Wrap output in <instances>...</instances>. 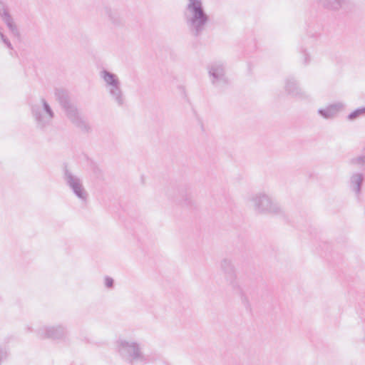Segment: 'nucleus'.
Returning a JSON list of instances; mask_svg holds the SVG:
<instances>
[{"label": "nucleus", "instance_id": "obj_1", "mask_svg": "<svg viewBox=\"0 0 365 365\" xmlns=\"http://www.w3.org/2000/svg\"><path fill=\"white\" fill-rule=\"evenodd\" d=\"M182 16L190 34L194 37L201 36L210 21L202 0H187Z\"/></svg>", "mask_w": 365, "mask_h": 365}, {"label": "nucleus", "instance_id": "obj_2", "mask_svg": "<svg viewBox=\"0 0 365 365\" xmlns=\"http://www.w3.org/2000/svg\"><path fill=\"white\" fill-rule=\"evenodd\" d=\"M55 96L68 119L81 131L89 132L91 130L89 124L81 116L77 107L70 101L67 93L63 90L57 89L55 91Z\"/></svg>", "mask_w": 365, "mask_h": 365}, {"label": "nucleus", "instance_id": "obj_3", "mask_svg": "<svg viewBox=\"0 0 365 365\" xmlns=\"http://www.w3.org/2000/svg\"><path fill=\"white\" fill-rule=\"evenodd\" d=\"M247 202L257 214L280 215L282 213L280 205L264 192H258L251 195Z\"/></svg>", "mask_w": 365, "mask_h": 365}, {"label": "nucleus", "instance_id": "obj_4", "mask_svg": "<svg viewBox=\"0 0 365 365\" xmlns=\"http://www.w3.org/2000/svg\"><path fill=\"white\" fill-rule=\"evenodd\" d=\"M30 108L31 115L38 128L45 129L51 125L55 113L44 98H39L32 102Z\"/></svg>", "mask_w": 365, "mask_h": 365}, {"label": "nucleus", "instance_id": "obj_5", "mask_svg": "<svg viewBox=\"0 0 365 365\" xmlns=\"http://www.w3.org/2000/svg\"><path fill=\"white\" fill-rule=\"evenodd\" d=\"M118 346L120 354L128 357L131 363L145 364L148 361L147 357L140 351L139 344L134 341L119 339Z\"/></svg>", "mask_w": 365, "mask_h": 365}, {"label": "nucleus", "instance_id": "obj_6", "mask_svg": "<svg viewBox=\"0 0 365 365\" xmlns=\"http://www.w3.org/2000/svg\"><path fill=\"white\" fill-rule=\"evenodd\" d=\"M64 180L73 193L81 201L86 202L87 200L88 192L83 185L82 180L77 175H73L68 169H66L64 171Z\"/></svg>", "mask_w": 365, "mask_h": 365}, {"label": "nucleus", "instance_id": "obj_7", "mask_svg": "<svg viewBox=\"0 0 365 365\" xmlns=\"http://www.w3.org/2000/svg\"><path fill=\"white\" fill-rule=\"evenodd\" d=\"M37 334L43 339H51L53 340H66L68 331L66 328L62 325L43 326L37 330Z\"/></svg>", "mask_w": 365, "mask_h": 365}, {"label": "nucleus", "instance_id": "obj_8", "mask_svg": "<svg viewBox=\"0 0 365 365\" xmlns=\"http://www.w3.org/2000/svg\"><path fill=\"white\" fill-rule=\"evenodd\" d=\"M208 72L212 84L221 86L227 83L225 66L221 62H215L208 67Z\"/></svg>", "mask_w": 365, "mask_h": 365}, {"label": "nucleus", "instance_id": "obj_9", "mask_svg": "<svg viewBox=\"0 0 365 365\" xmlns=\"http://www.w3.org/2000/svg\"><path fill=\"white\" fill-rule=\"evenodd\" d=\"M220 269L225 274L226 281L229 284L233 287H236L237 283V274L235 272V268L232 261L227 258H225L220 262Z\"/></svg>", "mask_w": 365, "mask_h": 365}, {"label": "nucleus", "instance_id": "obj_10", "mask_svg": "<svg viewBox=\"0 0 365 365\" xmlns=\"http://www.w3.org/2000/svg\"><path fill=\"white\" fill-rule=\"evenodd\" d=\"M316 1L322 8L331 11L346 10L351 6L350 0H316Z\"/></svg>", "mask_w": 365, "mask_h": 365}, {"label": "nucleus", "instance_id": "obj_11", "mask_svg": "<svg viewBox=\"0 0 365 365\" xmlns=\"http://www.w3.org/2000/svg\"><path fill=\"white\" fill-rule=\"evenodd\" d=\"M108 96L118 106H123L125 103L126 98L122 88L121 82L105 88Z\"/></svg>", "mask_w": 365, "mask_h": 365}, {"label": "nucleus", "instance_id": "obj_12", "mask_svg": "<svg viewBox=\"0 0 365 365\" xmlns=\"http://www.w3.org/2000/svg\"><path fill=\"white\" fill-rule=\"evenodd\" d=\"M108 96L118 106H123L125 103L126 98L122 88L121 82L105 88Z\"/></svg>", "mask_w": 365, "mask_h": 365}, {"label": "nucleus", "instance_id": "obj_13", "mask_svg": "<svg viewBox=\"0 0 365 365\" xmlns=\"http://www.w3.org/2000/svg\"><path fill=\"white\" fill-rule=\"evenodd\" d=\"M286 92L293 96L300 99L307 98L308 95L297 84V82L293 78H287L285 81Z\"/></svg>", "mask_w": 365, "mask_h": 365}, {"label": "nucleus", "instance_id": "obj_14", "mask_svg": "<svg viewBox=\"0 0 365 365\" xmlns=\"http://www.w3.org/2000/svg\"><path fill=\"white\" fill-rule=\"evenodd\" d=\"M0 16L6 24L10 31L15 36L19 35L17 26L11 16L6 5L1 0H0Z\"/></svg>", "mask_w": 365, "mask_h": 365}, {"label": "nucleus", "instance_id": "obj_15", "mask_svg": "<svg viewBox=\"0 0 365 365\" xmlns=\"http://www.w3.org/2000/svg\"><path fill=\"white\" fill-rule=\"evenodd\" d=\"M344 108L345 105L343 103L337 102L332 103L324 108L319 109L318 113L324 118L331 119L336 117L340 111L344 109Z\"/></svg>", "mask_w": 365, "mask_h": 365}, {"label": "nucleus", "instance_id": "obj_16", "mask_svg": "<svg viewBox=\"0 0 365 365\" xmlns=\"http://www.w3.org/2000/svg\"><path fill=\"white\" fill-rule=\"evenodd\" d=\"M100 14L107 19L108 21L114 26L121 24V18L118 11L110 6H103L100 10Z\"/></svg>", "mask_w": 365, "mask_h": 365}, {"label": "nucleus", "instance_id": "obj_17", "mask_svg": "<svg viewBox=\"0 0 365 365\" xmlns=\"http://www.w3.org/2000/svg\"><path fill=\"white\" fill-rule=\"evenodd\" d=\"M99 76L104 83L105 88L121 82L119 77L116 74L106 69L101 70L99 73Z\"/></svg>", "mask_w": 365, "mask_h": 365}, {"label": "nucleus", "instance_id": "obj_18", "mask_svg": "<svg viewBox=\"0 0 365 365\" xmlns=\"http://www.w3.org/2000/svg\"><path fill=\"white\" fill-rule=\"evenodd\" d=\"M364 181L362 173H355L350 178V187L357 197L360 196L361 185Z\"/></svg>", "mask_w": 365, "mask_h": 365}, {"label": "nucleus", "instance_id": "obj_19", "mask_svg": "<svg viewBox=\"0 0 365 365\" xmlns=\"http://www.w3.org/2000/svg\"><path fill=\"white\" fill-rule=\"evenodd\" d=\"M349 163L352 165L363 166L365 165V155H359L352 158Z\"/></svg>", "mask_w": 365, "mask_h": 365}, {"label": "nucleus", "instance_id": "obj_20", "mask_svg": "<svg viewBox=\"0 0 365 365\" xmlns=\"http://www.w3.org/2000/svg\"><path fill=\"white\" fill-rule=\"evenodd\" d=\"M0 38L1 39L2 42L6 45V46L9 49H13L12 45L9 40L4 36V34L2 33L1 29H0Z\"/></svg>", "mask_w": 365, "mask_h": 365}, {"label": "nucleus", "instance_id": "obj_21", "mask_svg": "<svg viewBox=\"0 0 365 365\" xmlns=\"http://www.w3.org/2000/svg\"><path fill=\"white\" fill-rule=\"evenodd\" d=\"M359 117V112L356 109L347 115V120L349 121H354Z\"/></svg>", "mask_w": 365, "mask_h": 365}, {"label": "nucleus", "instance_id": "obj_22", "mask_svg": "<svg viewBox=\"0 0 365 365\" xmlns=\"http://www.w3.org/2000/svg\"><path fill=\"white\" fill-rule=\"evenodd\" d=\"M105 286L108 289H112L114 285V280L110 277H106L104 278Z\"/></svg>", "mask_w": 365, "mask_h": 365}, {"label": "nucleus", "instance_id": "obj_23", "mask_svg": "<svg viewBox=\"0 0 365 365\" xmlns=\"http://www.w3.org/2000/svg\"><path fill=\"white\" fill-rule=\"evenodd\" d=\"M182 205L185 206H191L192 205V200L190 195H186L185 198L181 202Z\"/></svg>", "mask_w": 365, "mask_h": 365}, {"label": "nucleus", "instance_id": "obj_24", "mask_svg": "<svg viewBox=\"0 0 365 365\" xmlns=\"http://www.w3.org/2000/svg\"><path fill=\"white\" fill-rule=\"evenodd\" d=\"M311 61L310 56L308 53H307L306 51H303V63L307 65Z\"/></svg>", "mask_w": 365, "mask_h": 365}, {"label": "nucleus", "instance_id": "obj_25", "mask_svg": "<svg viewBox=\"0 0 365 365\" xmlns=\"http://www.w3.org/2000/svg\"><path fill=\"white\" fill-rule=\"evenodd\" d=\"M6 358V351L1 347H0V365L2 364L3 361L5 360Z\"/></svg>", "mask_w": 365, "mask_h": 365}, {"label": "nucleus", "instance_id": "obj_26", "mask_svg": "<svg viewBox=\"0 0 365 365\" xmlns=\"http://www.w3.org/2000/svg\"><path fill=\"white\" fill-rule=\"evenodd\" d=\"M356 110H358L360 117L365 115V106L362 108H359Z\"/></svg>", "mask_w": 365, "mask_h": 365}]
</instances>
